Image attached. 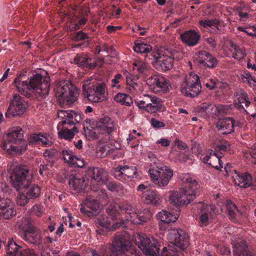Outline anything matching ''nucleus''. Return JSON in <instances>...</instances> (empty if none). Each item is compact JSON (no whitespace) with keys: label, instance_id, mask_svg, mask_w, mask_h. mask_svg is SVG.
I'll return each mask as SVG.
<instances>
[{"label":"nucleus","instance_id":"f257e3e1","mask_svg":"<svg viewBox=\"0 0 256 256\" xmlns=\"http://www.w3.org/2000/svg\"><path fill=\"white\" fill-rule=\"evenodd\" d=\"M14 83L18 92L28 98H36L40 100L46 98L50 90V84L40 74H36L26 80H22L20 76L15 78Z\"/></svg>","mask_w":256,"mask_h":256},{"label":"nucleus","instance_id":"f03ea898","mask_svg":"<svg viewBox=\"0 0 256 256\" xmlns=\"http://www.w3.org/2000/svg\"><path fill=\"white\" fill-rule=\"evenodd\" d=\"M182 181L179 192H172L170 196V204L176 207L190 204L195 198L200 187L196 180L189 176H185Z\"/></svg>","mask_w":256,"mask_h":256},{"label":"nucleus","instance_id":"7ed1b4c3","mask_svg":"<svg viewBox=\"0 0 256 256\" xmlns=\"http://www.w3.org/2000/svg\"><path fill=\"white\" fill-rule=\"evenodd\" d=\"M172 244L164 247L160 256H184V250L189 244L188 236L182 229L170 230L168 234Z\"/></svg>","mask_w":256,"mask_h":256},{"label":"nucleus","instance_id":"20e7f679","mask_svg":"<svg viewBox=\"0 0 256 256\" xmlns=\"http://www.w3.org/2000/svg\"><path fill=\"white\" fill-rule=\"evenodd\" d=\"M23 130L19 126L13 128L3 136L1 148L8 153L21 152L26 149L27 144L24 138Z\"/></svg>","mask_w":256,"mask_h":256},{"label":"nucleus","instance_id":"39448f33","mask_svg":"<svg viewBox=\"0 0 256 256\" xmlns=\"http://www.w3.org/2000/svg\"><path fill=\"white\" fill-rule=\"evenodd\" d=\"M82 82V94L89 101L100 102L107 99L108 90L104 82L90 78Z\"/></svg>","mask_w":256,"mask_h":256},{"label":"nucleus","instance_id":"423d86ee","mask_svg":"<svg viewBox=\"0 0 256 256\" xmlns=\"http://www.w3.org/2000/svg\"><path fill=\"white\" fill-rule=\"evenodd\" d=\"M81 162L83 164V166H81V169L84 172L82 176V185L84 186L83 190H82V186H81V194L82 191L84 193L86 192V186H89L88 189L92 187V184L96 182L99 184H102L108 178V172L102 168H88L86 169L85 164L83 160L81 159Z\"/></svg>","mask_w":256,"mask_h":256},{"label":"nucleus","instance_id":"0eeeda50","mask_svg":"<svg viewBox=\"0 0 256 256\" xmlns=\"http://www.w3.org/2000/svg\"><path fill=\"white\" fill-rule=\"evenodd\" d=\"M148 173L152 182L158 188L166 186L174 175L172 168L164 164L151 166Z\"/></svg>","mask_w":256,"mask_h":256},{"label":"nucleus","instance_id":"6e6552de","mask_svg":"<svg viewBox=\"0 0 256 256\" xmlns=\"http://www.w3.org/2000/svg\"><path fill=\"white\" fill-rule=\"evenodd\" d=\"M159 50L157 53L150 54L151 62L154 67L158 71L166 72L172 68L175 56L178 52L176 50H166L164 53Z\"/></svg>","mask_w":256,"mask_h":256},{"label":"nucleus","instance_id":"1a4fd4ad","mask_svg":"<svg viewBox=\"0 0 256 256\" xmlns=\"http://www.w3.org/2000/svg\"><path fill=\"white\" fill-rule=\"evenodd\" d=\"M24 230L18 234L26 242L36 246H40L42 242V232L32 224L29 218H22Z\"/></svg>","mask_w":256,"mask_h":256},{"label":"nucleus","instance_id":"9d476101","mask_svg":"<svg viewBox=\"0 0 256 256\" xmlns=\"http://www.w3.org/2000/svg\"><path fill=\"white\" fill-rule=\"evenodd\" d=\"M136 244L146 256H160V244L154 238L146 234H138Z\"/></svg>","mask_w":256,"mask_h":256},{"label":"nucleus","instance_id":"9b49d317","mask_svg":"<svg viewBox=\"0 0 256 256\" xmlns=\"http://www.w3.org/2000/svg\"><path fill=\"white\" fill-rule=\"evenodd\" d=\"M180 89L182 93L187 97L198 96L201 90L199 77L194 72L189 73L184 77Z\"/></svg>","mask_w":256,"mask_h":256},{"label":"nucleus","instance_id":"f8f14e48","mask_svg":"<svg viewBox=\"0 0 256 256\" xmlns=\"http://www.w3.org/2000/svg\"><path fill=\"white\" fill-rule=\"evenodd\" d=\"M56 95L64 103L70 105L78 100V93L76 87L71 82H67L57 88Z\"/></svg>","mask_w":256,"mask_h":256},{"label":"nucleus","instance_id":"ddd939ff","mask_svg":"<svg viewBox=\"0 0 256 256\" xmlns=\"http://www.w3.org/2000/svg\"><path fill=\"white\" fill-rule=\"evenodd\" d=\"M131 245L128 234L124 232L116 234L110 247V256H124Z\"/></svg>","mask_w":256,"mask_h":256},{"label":"nucleus","instance_id":"4468645a","mask_svg":"<svg viewBox=\"0 0 256 256\" xmlns=\"http://www.w3.org/2000/svg\"><path fill=\"white\" fill-rule=\"evenodd\" d=\"M100 134L98 136L99 143H106L111 139L112 133L114 130V121L108 116L99 119L96 122Z\"/></svg>","mask_w":256,"mask_h":256},{"label":"nucleus","instance_id":"2eb2a0df","mask_svg":"<svg viewBox=\"0 0 256 256\" xmlns=\"http://www.w3.org/2000/svg\"><path fill=\"white\" fill-rule=\"evenodd\" d=\"M29 178V170L26 165L16 166L10 176L12 184L18 190L24 187L25 184H28Z\"/></svg>","mask_w":256,"mask_h":256},{"label":"nucleus","instance_id":"dca6fc26","mask_svg":"<svg viewBox=\"0 0 256 256\" xmlns=\"http://www.w3.org/2000/svg\"><path fill=\"white\" fill-rule=\"evenodd\" d=\"M27 103L19 94H15L10 100V105L5 116L6 118L20 116L26 111Z\"/></svg>","mask_w":256,"mask_h":256},{"label":"nucleus","instance_id":"f3484780","mask_svg":"<svg viewBox=\"0 0 256 256\" xmlns=\"http://www.w3.org/2000/svg\"><path fill=\"white\" fill-rule=\"evenodd\" d=\"M150 90L154 93L166 92L170 87V81L164 77L156 74L151 76L146 81Z\"/></svg>","mask_w":256,"mask_h":256},{"label":"nucleus","instance_id":"a211bd4d","mask_svg":"<svg viewBox=\"0 0 256 256\" xmlns=\"http://www.w3.org/2000/svg\"><path fill=\"white\" fill-rule=\"evenodd\" d=\"M7 256H37L33 249H24L12 238H8L6 246Z\"/></svg>","mask_w":256,"mask_h":256},{"label":"nucleus","instance_id":"6ab92c4d","mask_svg":"<svg viewBox=\"0 0 256 256\" xmlns=\"http://www.w3.org/2000/svg\"><path fill=\"white\" fill-rule=\"evenodd\" d=\"M114 178L122 182H125L129 178H137L138 174L135 166H118L113 172Z\"/></svg>","mask_w":256,"mask_h":256},{"label":"nucleus","instance_id":"aec40b11","mask_svg":"<svg viewBox=\"0 0 256 256\" xmlns=\"http://www.w3.org/2000/svg\"><path fill=\"white\" fill-rule=\"evenodd\" d=\"M16 214L14 204L8 198L0 196V218L4 220H10Z\"/></svg>","mask_w":256,"mask_h":256},{"label":"nucleus","instance_id":"412c9836","mask_svg":"<svg viewBox=\"0 0 256 256\" xmlns=\"http://www.w3.org/2000/svg\"><path fill=\"white\" fill-rule=\"evenodd\" d=\"M112 219L106 215L100 214L98 216L95 222L103 228L110 231L126 226V221L123 220L112 224Z\"/></svg>","mask_w":256,"mask_h":256},{"label":"nucleus","instance_id":"4be33fe9","mask_svg":"<svg viewBox=\"0 0 256 256\" xmlns=\"http://www.w3.org/2000/svg\"><path fill=\"white\" fill-rule=\"evenodd\" d=\"M84 206L83 207L81 204V213H84L88 217L96 216L99 212V202L92 196H88L84 202Z\"/></svg>","mask_w":256,"mask_h":256},{"label":"nucleus","instance_id":"5701e85b","mask_svg":"<svg viewBox=\"0 0 256 256\" xmlns=\"http://www.w3.org/2000/svg\"><path fill=\"white\" fill-rule=\"evenodd\" d=\"M197 56L198 64L200 66L214 68L218 64V60L206 51H198Z\"/></svg>","mask_w":256,"mask_h":256},{"label":"nucleus","instance_id":"b1692460","mask_svg":"<svg viewBox=\"0 0 256 256\" xmlns=\"http://www.w3.org/2000/svg\"><path fill=\"white\" fill-rule=\"evenodd\" d=\"M57 128L59 137L68 140H71L74 134L78 132L76 126L72 128V126L66 124L64 120L58 124Z\"/></svg>","mask_w":256,"mask_h":256},{"label":"nucleus","instance_id":"393cba45","mask_svg":"<svg viewBox=\"0 0 256 256\" xmlns=\"http://www.w3.org/2000/svg\"><path fill=\"white\" fill-rule=\"evenodd\" d=\"M46 134L42 132L33 133L28 135V142L30 146H36L42 145L43 146H50L52 142L48 139Z\"/></svg>","mask_w":256,"mask_h":256},{"label":"nucleus","instance_id":"a878e982","mask_svg":"<svg viewBox=\"0 0 256 256\" xmlns=\"http://www.w3.org/2000/svg\"><path fill=\"white\" fill-rule=\"evenodd\" d=\"M236 175L233 176L236 184L240 188H246L252 187V176L248 172H238L234 170Z\"/></svg>","mask_w":256,"mask_h":256},{"label":"nucleus","instance_id":"bb28decb","mask_svg":"<svg viewBox=\"0 0 256 256\" xmlns=\"http://www.w3.org/2000/svg\"><path fill=\"white\" fill-rule=\"evenodd\" d=\"M182 42L189 46H196L200 38V34L194 30H190L180 34Z\"/></svg>","mask_w":256,"mask_h":256},{"label":"nucleus","instance_id":"cd10ccee","mask_svg":"<svg viewBox=\"0 0 256 256\" xmlns=\"http://www.w3.org/2000/svg\"><path fill=\"white\" fill-rule=\"evenodd\" d=\"M218 132L222 134H230L234 132L232 122V118L226 117L219 118L216 124Z\"/></svg>","mask_w":256,"mask_h":256},{"label":"nucleus","instance_id":"c85d7f7f","mask_svg":"<svg viewBox=\"0 0 256 256\" xmlns=\"http://www.w3.org/2000/svg\"><path fill=\"white\" fill-rule=\"evenodd\" d=\"M142 199L146 204L156 206L160 204L161 200L158 192L154 190H147L143 192Z\"/></svg>","mask_w":256,"mask_h":256},{"label":"nucleus","instance_id":"c756f323","mask_svg":"<svg viewBox=\"0 0 256 256\" xmlns=\"http://www.w3.org/2000/svg\"><path fill=\"white\" fill-rule=\"evenodd\" d=\"M156 216L157 219L160 220L159 225L160 228H162L164 224L175 222L178 219L179 214H174L166 210H162Z\"/></svg>","mask_w":256,"mask_h":256},{"label":"nucleus","instance_id":"7c9ffc66","mask_svg":"<svg viewBox=\"0 0 256 256\" xmlns=\"http://www.w3.org/2000/svg\"><path fill=\"white\" fill-rule=\"evenodd\" d=\"M132 70L138 78L147 76L150 71V66L146 62L142 60H136L133 63Z\"/></svg>","mask_w":256,"mask_h":256},{"label":"nucleus","instance_id":"2f4dec72","mask_svg":"<svg viewBox=\"0 0 256 256\" xmlns=\"http://www.w3.org/2000/svg\"><path fill=\"white\" fill-rule=\"evenodd\" d=\"M20 189L23 190L30 199H36L38 198L41 194V188L36 184L31 182L30 180L28 184H25L24 187Z\"/></svg>","mask_w":256,"mask_h":256},{"label":"nucleus","instance_id":"473e14b6","mask_svg":"<svg viewBox=\"0 0 256 256\" xmlns=\"http://www.w3.org/2000/svg\"><path fill=\"white\" fill-rule=\"evenodd\" d=\"M134 50L136 52H139L141 54H144L145 58H148L151 60V56L150 54H155L154 52H152V46L150 45L144 43L142 40H135L134 43V46H133Z\"/></svg>","mask_w":256,"mask_h":256},{"label":"nucleus","instance_id":"72a5a7b5","mask_svg":"<svg viewBox=\"0 0 256 256\" xmlns=\"http://www.w3.org/2000/svg\"><path fill=\"white\" fill-rule=\"evenodd\" d=\"M214 206H206V210H202L201 212L198 224L201 227L206 226L210 223V217L212 216V214H216L218 212Z\"/></svg>","mask_w":256,"mask_h":256},{"label":"nucleus","instance_id":"f704fd0d","mask_svg":"<svg viewBox=\"0 0 256 256\" xmlns=\"http://www.w3.org/2000/svg\"><path fill=\"white\" fill-rule=\"evenodd\" d=\"M152 216V214L149 210L144 208L142 210H137L136 215L133 217L132 223L136 225L144 224L149 220Z\"/></svg>","mask_w":256,"mask_h":256},{"label":"nucleus","instance_id":"c9c22d12","mask_svg":"<svg viewBox=\"0 0 256 256\" xmlns=\"http://www.w3.org/2000/svg\"><path fill=\"white\" fill-rule=\"evenodd\" d=\"M58 118L60 120L58 123L65 121L66 124L72 126L74 124V118H76V114L72 110H58L57 112Z\"/></svg>","mask_w":256,"mask_h":256},{"label":"nucleus","instance_id":"e433bc0d","mask_svg":"<svg viewBox=\"0 0 256 256\" xmlns=\"http://www.w3.org/2000/svg\"><path fill=\"white\" fill-rule=\"evenodd\" d=\"M136 80L132 76L126 78V88L132 94H138L142 91V84L136 82Z\"/></svg>","mask_w":256,"mask_h":256},{"label":"nucleus","instance_id":"4c0bfd02","mask_svg":"<svg viewBox=\"0 0 256 256\" xmlns=\"http://www.w3.org/2000/svg\"><path fill=\"white\" fill-rule=\"evenodd\" d=\"M226 211L231 221L236 222L238 220L240 214L236 206L230 200L226 202Z\"/></svg>","mask_w":256,"mask_h":256},{"label":"nucleus","instance_id":"58836bf2","mask_svg":"<svg viewBox=\"0 0 256 256\" xmlns=\"http://www.w3.org/2000/svg\"><path fill=\"white\" fill-rule=\"evenodd\" d=\"M61 154L64 162L72 167L80 168L76 161L80 160V158L74 156L73 152L71 151L64 150L62 151Z\"/></svg>","mask_w":256,"mask_h":256},{"label":"nucleus","instance_id":"ea45409f","mask_svg":"<svg viewBox=\"0 0 256 256\" xmlns=\"http://www.w3.org/2000/svg\"><path fill=\"white\" fill-rule=\"evenodd\" d=\"M230 50L232 53V57L235 60H240L246 56V52L244 48L234 44L233 42H230Z\"/></svg>","mask_w":256,"mask_h":256},{"label":"nucleus","instance_id":"a19ab883","mask_svg":"<svg viewBox=\"0 0 256 256\" xmlns=\"http://www.w3.org/2000/svg\"><path fill=\"white\" fill-rule=\"evenodd\" d=\"M244 244H236L233 246L234 256H256L254 252L248 250Z\"/></svg>","mask_w":256,"mask_h":256},{"label":"nucleus","instance_id":"79ce46f5","mask_svg":"<svg viewBox=\"0 0 256 256\" xmlns=\"http://www.w3.org/2000/svg\"><path fill=\"white\" fill-rule=\"evenodd\" d=\"M222 156H220L218 154L216 153L212 150L210 149L206 152L202 154L200 156V160L205 164H208L209 162H211V160L216 161V163H218L220 164V158Z\"/></svg>","mask_w":256,"mask_h":256},{"label":"nucleus","instance_id":"37998d69","mask_svg":"<svg viewBox=\"0 0 256 256\" xmlns=\"http://www.w3.org/2000/svg\"><path fill=\"white\" fill-rule=\"evenodd\" d=\"M121 212L126 214L128 220L132 223L134 215H136L138 209L132 204L128 203L120 204Z\"/></svg>","mask_w":256,"mask_h":256},{"label":"nucleus","instance_id":"c03bdc74","mask_svg":"<svg viewBox=\"0 0 256 256\" xmlns=\"http://www.w3.org/2000/svg\"><path fill=\"white\" fill-rule=\"evenodd\" d=\"M212 108H214V104L204 102L198 106L196 112L199 116L207 119L210 117V113L212 110Z\"/></svg>","mask_w":256,"mask_h":256},{"label":"nucleus","instance_id":"a18cd8bd","mask_svg":"<svg viewBox=\"0 0 256 256\" xmlns=\"http://www.w3.org/2000/svg\"><path fill=\"white\" fill-rule=\"evenodd\" d=\"M155 97V96L146 94L142 98V100L135 102V104L139 108L147 112L148 108H149L150 104L152 102V100Z\"/></svg>","mask_w":256,"mask_h":256},{"label":"nucleus","instance_id":"49530a36","mask_svg":"<svg viewBox=\"0 0 256 256\" xmlns=\"http://www.w3.org/2000/svg\"><path fill=\"white\" fill-rule=\"evenodd\" d=\"M152 102L148 108L147 112L152 114L160 111L163 105L162 99L155 96Z\"/></svg>","mask_w":256,"mask_h":256},{"label":"nucleus","instance_id":"de8ad7c7","mask_svg":"<svg viewBox=\"0 0 256 256\" xmlns=\"http://www.w3.org/2000/svg\"><path fill=\"white\" fill-rule=\"evenodd\" d=\"M81 73L84 72H82L84 70L85 72L92 69L94 68V60L88 56L83 57L81 54Z\"/></svg>","mask_w":256,"mask_h":256},{"label":"nucleus","instance_id":"09e8293b","mask_svg":"<svg viewBox=\"0 0 256 256\" xmlns=\"http://www.w3.org/2000/svg\"><path fill=\"white\" fill-rule=\"evenodd\" d=\"M121 205L117 203L110 204L106 209L107 214L112 220L116 218L118 214L121 212Z\"/></svg>","mask_w":256,"mask_h":256},{"label":"nucleus","instance_id":"8fccbe9b","mask_svg":"<svg viewBox=\"0 0 256 256\" xmlns=\"http://www.w3.org/2000/svg\"><path fill=\"white\" fill-rule=\"evenodd\" d=\"M114 100L122 105L130 106L132 100L130 96L123 93H118L114 97Z\"/></svg>","mask_w":256,"mask_h":256},{"label":"nucleus","instance_id":"3c124183","mask_svg":"<svg viewBox=\"0 0 256 256\" xmlns=\"http://www.w3.org/2000/svg\"><path fill=\"white\" fill-rule=\"evenodd\" d=\"M84 130L85 136L88 139L91 140L96 138L99 141L98 136L100 134V132L96 125L95 128L89 126L87 128L86 130L85 129L84 126Z\"/></svg>","mask_w":256,"mask_h":256},{"label":"nucleus","instance_id":"603ef678","mask_svg":"<svg viewBox=\"0 0 256 256\" xmlns=\"http://www.w3.org/2000/svg\"><path fill=\"white\" fill-rule=\"evenodd\" d=\"M100 152L102 156H106L110 155L117 152V148L116 146L112 144H104L100 147Z\"/></svg>","mask_w":256,"mask_h":256},{"label":"nucleus","instance_id":"864d4df0","mask_svg":"<svg viewBox=\"0 0 256 256\" xmlns=\"http://www.w3.org/2000/svg\"><path fill=\"white\" fill-rule=\"evenodd\" d=\"M69 184L74 193L80 192V179L77 177L76 174H70L69 177Z\"/></svg>","mask_w":256,"mask_h":256},{"label":"nucleus","instance_id":"5fc2aeb1","mask_svg":"<svg viewBox=\"0 0 256 256\" xmlns=\"http://www.w3.org/2000/svg\"><path fill=\"white\" fill-rule=\"evenodd\" d=\"M20 191L18 193L16 198V204L21 206H26L31 200L28 198V196L26 194L23 190L19 189Z\"/></svg>","mask_w":256,"mask_h":256},{"label":"nucleus","instance_id":"6e6d98bb","mask_svg":"<svg viewBox=\"0 0 256 256\" xmlns=\"http://www.w3.org/2000/svg\"><path fill=\"white\" fill-rule=\"evenodd\" d=\"M102 184L105 185L106 188L112 192H118L122 188V185L120 184L109 180L108 178Z\"/></svg>","mask_w":256,"mask_h":256},{"label":"nucleus","instance_id":"4d7b16f0","mask_svg":"<svg viewBox=\"0 0 256 256\" xmlns=\"http://www.w3.org/2000/svg\"><path fill=\"white\" fill-rule=\"evenodd\" d=\"M216 150H218L221 154L223 152H228L230 151V144L226 140H222L216 144Z\"/></svg>","mask_w":256,"mask_h":256},{"label":"nucleus","instance_id":"13d9d810","mask_svg":"<svg viewBox=\"0 0 256 256\" xmlns=\"http://www.w3.org/2000/svg\"><path fill=\"white\" fill-rule=\"evenodd\" d=\"M124 81V78L122 75L120 74H116L111 80V86L112 88H116V89L120 90L122 88L120 83Z\"/></svg>","mask_w":256,"mask_h":256},{"label":"nucleus","instance_id":"bf43d9fd","mask_svg":"<svg viewBox=\"0 0 256 256\" xmlns=\"http://www.w3.org/2000/svg\"><path fill=\"white\" fill-rule=\"evenodd\" d=\"M88 254L90 256H108V247L102 246L98 251L95 250H90Z\"/></svg>","mask_w":256,"mask_h":256},{"label":"nucleus","instance_id":"052dcab7","mask_svg":"<svg viewBox=\"0 0 256 256\" xmlns=\"http://www.w3.org/2000/svg\"><path fill=\"white\" fill-rule=\"evenodd\" d=\"M95 196L104 202H107L108 198V196L106 192V191L104 189H98L94 190Z\"/></svg>","mask_w":256,"mask_h":256},{"label":"nucleus","instance_id":"680f3d73","mask_svg":"<svg viewBox=\"0 0 256 256\" xmlns=\"http://www.w3.org/2000/svg\"><path fill=\"white\" fill-rule=\"evenodd\" d=\"M42 206L39 204H34L30 209V212L32 214L40 217L43 213Z\"/></svg>","mask_w":256,"mask_h":256},{"label":"nucleus","instance_id":"e2e57ef3","mask_svg":"<svg viewBox=\"0 0 256 256\" xmlns=\"http://www.w3.org/2000/svg\"><path fill=\"white\" fill-rule=\"evenodd\" d=\"M124 256H142V254L140 250L134 246L131 245L130 249L127 250Z\"/></svg>","mask_w":256,"mask_h":256},{"label":"nucleus","instance_id":"0e129e2a","mask_svg":"<svg viewBox=\"0 0 256 256\" xmlns=\"http://www.w3.org/2000/svg\"><path fill=\"white\" fill-rule=\"evenodd\" d=\"M150 124L154 128L156 129H160L166 126V124L164 122L159 121L154 118L151 119Z\"/></svg>","mask_w":256,"mask_h":256},{"label":"nucleus","instance_id":"69168bd1","mask_svg":"<svg viewBox=\"0 0 256 256\" xmlns=\"http://www.w3.org/2000/svg\"><path fill=\"white\" fill-rule=\"evenodd\" d=\"M238 96V100L240 104L244 102L246 100L248 99V94L242 90L240 91Z\"/></svg>","mask_w":256,"mask_h":256},{"label":"nucleus","instance_id":"338daca9","mask_svg":"<svg viewBox=\"0 0 256 256\" xmlns=\"http://www.w3.org/2000/svg\"><path fill=\"white\" fill-rule=\"evenodd\" d=\"M218 109L219 116L227 114L230 112L229 107L225 105H218Z\"/></svg>","mask_w":256,"mask_h":256},{"label":"nucleus","instance_id":"774afa93","mask_svg":"<svg viewBox=\"0 0 256 256\" xmlns=\"http://www.w3.org/2000/svg\"><path fill=\"white\" fill-rule=\"evenodd\" d=\"M206 42L209 45L210 47L214 50L216 48V42L212 37H208L205 39Z\"/></svg>","mask_w":256,"mask_h":256}]
</instances>
